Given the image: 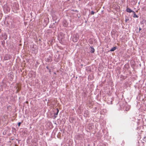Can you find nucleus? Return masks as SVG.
Wrapping results in <instances>:
<instances>
[{"mask_svg": "<svg viewBox=\"0 0 146 146\" xmlns=\"http://www.w3.org/2000/svg\"><path fill=\"white\" fill-rule=\"evenodd\" d=\"M79 36L78 33L74 35L72 38L73 41L74 42H77L79 39Z\"/></svg>", "mask_w": 146, "mask_h": 146, "instance_id": "f257e3e1", "label": "nucleus"}, {"mask_svg": "<svg viewBox=\"0 0 146 146\" xmlns=\"http://www.w3.org/2000/svg\"><path fill=\"white\" fill-rule=\"evenodd\" d=\"M56 113H55L54 114V118H56L57 117L58 113L59 112V110L58 109H56Z\"/></svg>", "mask_w": 146, "mask_h": 146, "instance_id": "f03ea898", "label": "nucleus"}, {"mask_svg": "<svg viewBox=\"0 0 146 146\" xmlns=\"http://www.w3.org/2000/svg\"><path fill=\"white\" fill-rule=\"evenodd\" d=\"M126 11L127 12L130 13L131 12H133V11L131 10L130 8H127L126 9Z\"/></svg>", "mask_w": 146, "mask_h": 146, "instance_id": "7ed1b4c3", "label": "nucleus"}, {"mask_svg": "<svg viewBox=\"0 0 146 146\" xmlns=\"http://www.w3.org/2000/svg\"><path fill=\"white\" fill-rule=\"evenodd\" d=\"M116 49V47H114L113 48H112L111 49L110 51L111 52H112L114 51Z\"/></svg>", "mask_w": 146, "mask_h": 146, "instance_id": "20e7f679", "label": "nucleus"}, {"mask_svg": "<svg viewBox=\"0 0 146 146\" xmlns=\"http://www.w3.org/2000/svg\"><path fill=\"white\" fill-rule=\"evenodd\" d=\"M133 14H134L133 16V17L134 18H138V16L136 15V14H135V13L134 11H133Z\"/></svg>", "mask_w": 146, "mask_h": 146, "instance_id": "39448f33", "label": "nucleus"}, {"mask_svg": "<svg viewBox=\"0 0 146 146\" xmlns=\"http://www.w3.org/2000/svg\"><path fill=\"white\" fill-rule=\"evenodd\" d=\"M90 48H91L90 52H91L92 53L94 52V49L92 47H90Z\"/></svg>", "mask_w": 146, "mask_h": 146, "instance_id": "423d86ee", "label": "nucleus"}, {"mask_svg": "<svg viewBox=\"0 0 146 146\" xmlns=\"http://www.w3.org/2000/svg\"><path fill=\"white\" fill-rule=\"evenodd\" d=\"M94 13L93 11H92L91 12V14L93 15L94 14Z\"/></svg>", "mask_w": 146, "mask_h": 146, "instance_id": "0eeeda50", "label": "nucleus"}, {"mask_svg": "<svg viewBox=\"0 0 146 146\" xmlns=\"http://www.w3.org/2000/svg\"><path fill=\"white\" fill-rule=\"evenodd\" d=\"M21 124V122H19L18 123V125L19 126H20Z\"/></svg>", "mask_w": 146, "mask_h": 146, "instance_id": "6e6552de", "label": "nucleus"}, {"mask_svg": "<svg viewBox=\"0 0 146 146\" xmlns=\"http://www.w3.org/2000/svg\"><path fill=\"white\" fill-rule=\"evenodd\" d=\"M90 43L91 44H92L93 43V42L92 41H91V39H90Z\"/></svg>", "mask_w": 146, "mask_h": 146, "instance_id": "1a4fd4ad", "label": "nucleus"}, {"mask_svg": "<svg viewBox=\"0 0 146 146\" xmlns=\"http://www.w3.org/2000/svg\"><path fill=\"white\" fill-rule=\"evenodd\" d=\"M9 10H10L9 9V8H8V9H7V11L8 12L9 11Z\"/></svg>", "mask_w": 146, "mask_h": 146, "instance_id": "9d476101", "label": "nucleus"}, {"mask_svg": "<svg viewBox=\"0 0 146 146\" xmlns=\"http://www.w3.org/2000/svg\"><path fill=\"white\" fill-rule=\"evenodd\" d=\"M19 90H20V89H19V88H18V89H17V92H18V91H19Z\"/></svg>", "mask_w": 146, "mask_h": 146, "instance_id": "9b49d317", "label": "nucleus"}, {"mask_svg": "<svg viewBox=\"0 0 146 146\" xmlns=\"http://www.w3.org/2000/svg\"><path fill=\"white\" fill-rule=\"evenodd\" d=\"M46 68L48 69V66L46 67Z\"/></svg>", "mask_w": 146, "mask_h": 146, "instance_id": "f8f14e48", "label": "nucleus"}, {"mask_svg": "<svg viewBox=\"0 0 146 146\" xmlns=\"http://www.w3.org/2000/svg\"><path fill=\"white\" fill-rule=\"evenodd\" d=\"M1 30L0 29V33L1 32Z\"/></svg>", "mask_w": 146, "mask_h": 146, "instance_id": "ddd939ff", "label": "nucleus"}, {"mask_svg": "<svg viewBox=\"0 0 146 146\" xmlns=\"http://www.w3.org/2000/svg\"><path fill=\"white\" fill-rule=\"evenodd\" d=\"M5 58V60H7V59H6Z\"/></svg>", "mask_w": 146, "mask_h": 146, "instance_id": "4468645a", "label": "nucleus"}]
</instances>
